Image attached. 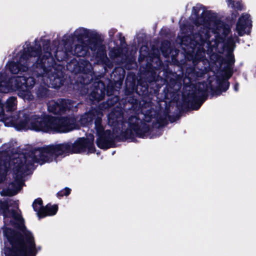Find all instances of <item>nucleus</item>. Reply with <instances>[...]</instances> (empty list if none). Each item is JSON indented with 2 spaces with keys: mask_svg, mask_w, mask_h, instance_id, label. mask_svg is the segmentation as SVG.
<instances>
[{
  "mask_svg": "<svg viewBox=\"0 0 256 256\" xmlns=\"http://www.w3.org/2000/svg\"><path fill=\"white\" fill-rule=\"evenodd\" d=\"M62 42L64 44V47L59 46V40H54L49 48L50 42L48 40L40 38L36 40L34 44H32L26 42L14 60L9 62L6 66L13 74L31 72L40 84L43 83L48 86L57 88L62 84V68L54 62L52 52L58 60H62L60 57L61 52L64 56L70 53L78 56H84L89 48L96 52L97 56L102 59L106 57V48L102 40L98 38L78 41L74 49L70 44L65 43L64 40Z\"/></svg>",
  "mask_w": 256,
  "mask_h": 256,
  "instance_id": "1",
  "label": "nucleus"
},
{
  "mask_svg": "<svg viewBox=\"0 0 256 256\" xmlns=\"http://www.w3.org/2000/svg\"><path fill=\"white\" fill-rule=\"evenodd\" d=\"M192 12V16L194 18L197 15H201V17L198 18L194 24L196 25L202 26L203 30H202L201 26L199 32L194 36L192 38L188 36L181 37L179 36L182 44L190 46L193 52L196 51L197 60L202 59L206 52L210 59L216 64L220 65L222 69V76L220 78L216 76L214 78H210L208 80V86H206L204 83L198 85V92L194 94V97L198 100L202 99V102L193 107L194 110H197L204 100L202 99L205 97L209 88L216 95L220 94L228 89L230 84L227 80L232 74V66L234 62L232 52L235 47L236 40L238 38L235 37L228 38L224 45L220 42L219 40L216 39L212 44L213 42L209 40L210 30L217 34L215 38L219 37L222 39L229 32L228 26L220 20H214L210 17V12L204 11L200 8L194 7Z\"/></svg>",
  "mask_w": 256,
  "mask_h": 256,
  "instance_id": "2",
  "label": "nucleus"
},
{
  "mask_svg": "<svg viewBox=\"0 0 256 256\" xmlns=\"http://www.w3.org/2000/svg\"><path fill=\"white\" fill-rule=\"evenodd\" d=\"M12 202L11 200H0V214L4 216V224H10L16 228L13 230L6 227L4 230L8 240L4 249L5 256H34L40 248H36L34 236L26 230L19 210L9 209Z\"/></svg>",
  "mask_w": 256,
  "mask_h": 256,
  "instance_id": "3",
  "label": "nucleus"
},
{
  "mask_svg": "<svg viewBox=\"0 0 256 256\" xmlns=\"http://www.w3.org/2000/svg\"><path fill=\"white\" fill-rule=\"evenodd\" d=\"M0 122L6 126H14L17 130H31L36 132H67L74 130V119L56 118L42 114H27L23 112L18 115L7 116L0 100Z\"/></svg>",
  "mask_w": 256,
  "mask_h": 256,
  "instance_id": "4",
  "label": "nucleus"
},
{
  "mask_svg": "<svg viewBox=\"0 0 256 256\" xmlns=\"http://www.w3.org/2000/svg\"><path fill=\"white\" fill-rule=\"evenodd\" d=\"M36 84L34 78L24 76H17L7 80L4 72H0V92L8 93L18 90V95L24 100L34 99L30 90Z\"/></svg>",
  "mask_w": 256,
  "mask_h": 256,
  "instance_id": "5",
  "label": "nucleus"
},
{
  "mask_svg": "<svg viewBox=\"0 0 256 256\" xmlns=\"http://www.w3.org/2000/svg\"><path fill=\"white\" fill-rule=\"evenodd\" d=\"M102 114L101 112L94 111L84 114L82 116L80 121L82 125L86 126L94 118V129L97 136V146L101 148H108L113 146L114 136L110 130H104L102 122Z\"/></svg>",
  "mask_w": 256,
  "mask_h": 256,
  "instance_id": "6",
  "label": "nucleus"
},
{
  "mask_svg": "<svg viewBox=\"0 0 256 256\" xmlns=\"http://www.w3.org/2000/svg\"><path fill=\"white\" fill-rule=\"evenodd\" d=\"M149 130L150 127L146 124L142 122L136 116H132L128 120V128L124 136L126 138H130L134 136L144 137Z\"/></svg>",
  "mask_w": 256,
  "mask_h": 256,
  "instance_id": "7",
  "label": "nucleus"
},
{
  "mask_svg": "<svg viewBox=\"0 0 256 256\" xmlns=\"http://www.w3.org/2000/svg\"><path fill=\"white\" fill-rule=\"evenodd\" d=\"M42 202L40 198H38L33 203L34 210L37 212L38 216L40 218H44L46 216L54 215L58 210L56 205H46L45 207L42 206Z\"/></svg>",
  "mask_w": 256,
  "mask_h": 256,
  "instance_id": "8",
  "label": "nucleus"
},
{
  "mask_svg": "<svg viewBox=\"0 0 256 256\" xmlns=\"http://www.w3.org/2000/svg\"><path fill=\"white\" fill-rule=\"evenodd\" d=\"M72 107L70 100L62 99L56 102L51 101L48 104V110L54 114H60Z\"/></svg>",
  "mask_w": 256,
  "mask_h": 256,
  "instance_id": "9",
  "label": "nucleus"
},
{
  "mask_svg": "<svg viewBox=\"0 0 256 256\" xmlns=\"http://www.w3.org/2000/svg\"><path fill=\"white\" fill-rule=\"evenodd\" d=\"M252 26L250 16L248 14H243L239 18L236 26V30L240 36L248 34Z\"/></svg>",
  "mask_w": 256,
  "mask_h": 256,
  "instance_id": "10",
  "label": "nucleus"
},
{
  "mask_svg": "<svg viewBox=\"0 0 256 256\" xmlns=\"http://www.w3.org/2000/svg\"><path fill=\"white\" fill-rule=\"evenodd\" d=\"M96 32L94 30L87 29L84 28H79L75 30L72 36L77 38L78 41H84V38H90L95 35Z\"/></svg>",
  "mask_w": 256,
  "mask_h": 256,
  "instance_id": "11",
  "label": "nucleus"
},
{
  "mask_svg": "<svg viewBox=\"0 0 256 256\" xmlns=\"http://www.w3.org/2000/svg\"><path fill=\"white\" fill-rule=\"evenodd\" d=\"M122 120V114L119 110L112 111L108 115V122L110 125L116 126Z\"/></svg>",
  "mask_w": 256,
  "mask_h": 256,
  "instance_id": "12",
  "label": "nucleus"
},
{
  "mask_svg": "<svg viewBox=\"0 0 256 256\" xmlns=\"http://www.w3.org/2000/svg\"><path fill=\"white\" fill-rule=\"evenodd\" d=\"M16 98L12 96L6 100L5 103V109L7 112H11L16 110Z\"/></svg>",
  "mask_w": 256,
  "mask_h": 256,
  "instance_id": "13",
  "label": "nucleus"
},
{
  "mask_svg": "<svg viewBox=\"0 0 256 256\" xmlns=\"http://www.w3.org/2000/svg\"><path fill=\"white\" fill-rule=\"evenodd\" d=\"M37 96L39 98H47L49 94V92L45 86H40L36 92Z\"/></svg>",
  "mask_w": 256,
  "mask_h": 256,
  "instance_id": "14",
  "label": "nucleus"
},
{
  "mask_svg": "<svg viewBox=\"0 0 256 256\" xmlns=\"http://www.w3.org/2000/svg\"><path fill=\"white\" fill-rule=\"evenodd\" d=\"M123 50L120 48H114L110 52V56L112 58H116L122 56Z\"/></svg>",
  "mask_w": 256,
  "mask_h": 256,
  "instance_id": "15",
  "label": "nucleus"
},
{
  "mask_svg": "<svg viewBox=\"0 0 256 256\" xmlns=\"http://www.w3.org/2000/svg\"><path fill=\"white\" fill-rule=\"evenodd\" d=\"M70 192V189L68 188H66L64 190L58 193V195L62 196H68Z\"/></svg>",
  "mask_w": 256,
  "mask_h": 256,
  "instance_id": "16",
  "label": "nucleus"
},
{
  "mask_svg": "<svg viewBox=\"0 0 256 256\" xmlns=\"http://www.w3.org/2000/svg\"><path fill=\"white\" fill-rule=\"evenodd\" d=\"M153 112H154L150 110V114H145L144 121L148 122L152 121V113Z\"/></svg>",
  "mask_w": 256,
  "mask_h": 256,
  "instance_id": "17",
  "label": "nucleus"
},
{
  "mask_svg": "<svg viewBox=\"0 0 256 256\" xmlns=\"http://www.w3.org/2000/svg\"><path fill=\"white\" fill-rule=\"evenodd\" d=\"M234 89L236 91H238V84H236L234 86Z\"/></svg>",
  "mask_w": 256,
  "mask_h": 256,
  "instance_id": "18",
  "label": "nucleus"
},
{
  "mask_svg": "<svg viewBox=\"0 0 256 256\" xmlns=\"http://www.w3.org/2000/svg\"><path fill=\"white\" fill-rule=\"evenodd\" d=\"M116 32V30H112V34L115 33Z\"/></svg>",
  "mask_w": 256,
  "mask_h": 256,
  "instance_id": "19",
  "label": "nucleus"
},
{
  "mask_svg": "<svg viewBox=\"0 0 256 256\" xmlns=\"http://www.w3.org/2000/svg\"><path fill=\"white\" fill-rule=\"evenodd\" d=\"M94 98H95L96 99H98V100H99V99H100V98H97V97H96V96Z\"/></svg>",
  "mask_w": 256,
  "mask_h": 256,
  "instance_id": "20",
  "label": "nucleus"
},
{
  "mask_svg": "<svg viewBox=\"0 0 256 256\" xmlns=\"http://www.w3.org/2000/svg\"><path fill=\"white\" fill-rule=\"evenodd\" d=\"M86 65H87L88 66H90V64H87Z\"/></svg>",
  "mask_w": 256,
  "mask_h": 256,
  "instance_id": "21",
  "label": "nucleus"
},
{
  "mask_svg": "<svg viewBox=\"0 0 256 256\" xmlns=\"http://www.w3.org/2000/svg\"><path fill=\"white\" fill-rule=\"evenodd\" d=\"M164 55L165 56H167V54H164Z\"/></svg>",
  "mask_w": 256,
  "mask_h": 256,
  "instance_id": "22",
  "label": "nucleus"
}]
</instances>
